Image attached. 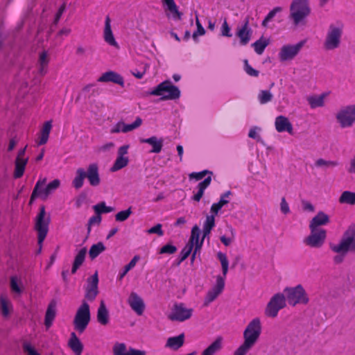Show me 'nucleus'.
I'll return each instance as SVG.
<instances>
[{
    "label": "nucleus",
    "mask_w": 355,
    "mask_h": 355,
    "mask_svg": "<svg viewBox=\"0 0 355 355\" xmlns=\"http://www.w3.org/2000/svg\"><path fill=\"white\" fill-rule=\"evenodd\" d=\"M225 287V280L221 276L216 277V282L214 287L209 290L204 300V306H208L211 302L214 301L216 297L223 292Z\"/></svg>",
    "instance_id": "nucleus-15"
},
{
    "label": "nucleus",
    "mask_w": 355,
    "mask_h": 355,
    "mask_svg": "<svg viewBox=\"0 0 355 355\" xmlns=\"http://www.w3.org/2000/svg\"><path fill=\"white\" fill-rule=\"evenodd\" d=\"M149 94L161 96L160 100L162 101L175 100L180 98V91L170 80H165L149 92Z\"/></svg>",
    "instance_id": "nucleus-5"
},
{
    "label": "nucleus",
    "mask_w": 355,
    "mask_h": 355,
    "mask_svg": "<svg viewBox=\"0 0 355 355\" xmlns=\"http://www.w3.org/2000/svg\"><path fill=\"white\" fill-rule=\"evenodd\" d=\"M85 178H87L89 184L92 187H97L100 184L101 178L98 164H89L86 171L83 168H78L76 171L75 178L72 180V186L76 189H80L84 184Z\"/></svg>",
    "instance_id": "nucleus-2"
},
{
    "label": "nucleus",
    "mask_w": 355,
    "mask_h": 355,
    "mask_svg": "<svg viewBox=\"0 0 355 355\" xmlns=\"http://www.w3.org/2000/svg\"><path fill=\"white\" fill-rule=\"evenodd\" d=\"M193 248L192 244H191V245L186 244L185 245V246L182 248V250H181V252L180 253L178 263H177L178 265H180L182 261H184L189 256V254L192 252Z\"/></svg>",
    "instance_id": "nucleus-47"
},
{
    "label": "nucleus",
    "mask_w": 355,
    "mask_h": 355,
    "mask_svg": "<svg viewBox=\"0 0 355 355\" xmlns=\"http://www.w3.org/2000/svg\"><path fill=\"white\" fill-rule=\"evenodd\" d=\"M311 234L305 239L304 243L311 248H320L324 243L327 232L324 229H310Z\"/></svg>",
    "instance_id": "nucleus-14"
},
{
    "label": "nucleus",
    "mask_w": 355,
    "mask_h": 355,
    "mask_svg": "<svg viewBox=\"0 0 355 355\" xmlns=\"http://www.w3.org/2000/svg\"><path fill=\"white\" fill-rule=\"evenodd\" d=\"M132 213V207H129L125 210H123L118 212L115 215V220L118 222L125 221L130 217Z\"/></svg>",
    "instance_id": "nucleus-52"
},
{
    "label": "nucleus",
    "mask_w": 355,
    "mask_h": 355,
    "mask_svg": "<svg viewBox=\"0 0 355 355\" xmlns=\"http://www.w3.org/2000/svg\"><path fill=\"white\" fill-rule=\"evenodd\" d=\"M51 128L52 125L51 121H48L44 123L41 131V136L38 145H44L47 142Z\"/></svg>",
    "instance_id": "nucleus-39"
},
{
    "label": "nucleus",
    "mask_w": 355,
    "mask_h": 355,
    "mask_svg": "<svg viewBox=\"0 0 355 355\" xmlns=\"http://www.w3.org/2000/svg\"><path fill=\"white\" fill-rule=\"evenodd\" d=\"M215 227V215H207L202 227V240L209 237L211 230Z\"/></svg>",
    "instance_id": "nucleus-31"
},
{
    "label": "nucleus",
    "mask_w": 355,
    "mask_h": 355,
    "mask_svg": "<svg viewBox=\"0 0 355 355\" xmlns=\"http://www.w3.org/2000/svg\"><path fill=\"white\" fill-rule=\"evenodd\" d=\"M109 311L104 301H101L97 310V321L101 325H107L109 323Z\"/></svg>",
    "instance_id": "nucleus-27"
},
{
    "label": "nucleus",
    "mask_w": 355,
    "mask_h": 355,
    "mask_svg": "<svg viewBox=\"0 0 355 355\" xmlns=\"http://www.w3.org/2000/svg\"><path fill=\"white\" fill-rule=\"evenodd\" d=\"M230 28L227 22V20L225 19L222 26H221V35L225 37H231L232 34L230 31Z\"/></svg>",
    "instance_id": "nucleus-61"
},
{
    "label": "nucleus",
    "mask_w": 355,
    "mask_h": 355,
    "mask_svg": "<svg viewBox=\"0 0 355 355\" xmlns=\"http://www.w3.org/2000/svg\"><path fill=\"white\" fill-rule=\"evenodd\" d=\"M232 194L231 191H227L226 192L221 194L220 200L214 203L211 207V213L214 214L215 216L218 214L219 210L226 204L229 202V200L227 198Z\"/></svg>",
    "instance_id": "nucleus-30"
},
{
    "label": "nucleus",
    "mask_w": 355,
    "mask_h": 355,
    "mask_svg": "<svg viewBox=\"0 0 355 355\" xmlns=\"http://www.w3.org/2000/svg\"><path fill=\"white\" fill-rule=\"evenodd\" d=\"M10 288L15 293L20 294L22 291L21 287L18 285L16 277H12L10 279Z\"/></svg>",
    "instance_id": "nucleus-63"
},
{
    "label": "nucleus",
    "mask_w": 355,
    "mask_h": 355,
    "mask_svg": "<svg viewBox=\"0 0 355 355\" xmlns=\"http://www.w3.org/2000/svg\"><path fill=\"white\" fill-rule=\"evenodd\" d=\"M114 355H146V352L130 347L127 349L125 343H116L113 347Z\"/></svg>",
    "instance_id": "nucleus-21"
},
{
    "label": "nucleus",
    "mask_w": 355,
    "mask_h": 355,
    "mask_svg": "<svg viewBox=\"0 0 355 355\" xmlns=\"http://www.w3.org/2000/svg\"><path fill=\"white\" fill-rule=\"evenodd\" d=\"M98 277L97 271L89 277L87 280V286L85 290H98Z\"/></svg>",
    "instance_id": "nucleus-46"
},
{
    "label": "nucleus",
    "mask_w": 355,
    "mask_h": 355,
    "mask_svg": "<svg viewBox=\"0 0 355 355\" xmlns=\"http://www.w3.org/2000/svg\"><path fill=\"white\" fill-rule=\"evenodd\" d=\"M49 62V60L47 56V53L46 51H42L40 54L38 61L40 64L39 72L41 75L43 76L46 73V67L48 66Z\"/></svg>",
    "instance_id": "nucleus-43"
},
{
    "label": "nucleus",
    "mask_w": 355,
    "mask_h": 355,
    "mask_svg": "<svg viewBox=\"0 0 355 355\" xmlns=\"http://www.w3.org/2000/svg\"><path fill=\"white\" fill-rule=\"evenodd\" d=\"M162 224L158 223L147 230L148 234H157L158 236H162L164 235V232L162 229Z\"/></svg>",
    "instance_id": "nucleus-60"
},
{
    "label": "nucleus",
    "mask_w": 355,
    "mask_h": 355,
    "mask_svg": "<svg viewBox=\"0 0 355 355\" xmlns=\"http://www.w3.org/2000/svg\"><path fill=\"white\" fill-rule=\"evenodd\" d=\"M286 301L289 305L295 306L297 304H307L309 302L308 295L301 284L294 287H286L284 290Z\"/></svg>",
    "instance_id": "nucleus-7"
},
{
    "label": "nucleus",
    "mask_w": 355,
    "mask_h": 355,
    "mask_svg": "<svg viewBox=\"0 0 355 355\" xmlns=\"http://www.w3.org/2000/svg\"><path fill=\"white\" fill-rule=\"evenodd\" d=\"M199 234H200V229L198 225H194L191 230V237L187 243V245H193V248L194 247V243L199 242Z\"/></svg>",
    "instance_id": "nucleus-51"
},
{
    "label": "nucleus",
    "mask_w": 355,
    "mask_h": 355,
    "mask_svg": "<svg viewBox=\"0 0 355 355\" xmlns=\"http://www.w3.org/2000/svg\"><path fill=\"white\" fill-rule=\"evenodd\" d=\"M282 11V8L280 6L275 7L272 10H271L268 15L266 16V17L263 19V20L261 22V26L263 27H267L268 24L270 21H271L274 17L276 16V15L278 12H281Z\"/></svg>",
    "instance_id": "nucleus-45"
},
{
    "label": "nucleus",
    "mask_w": 355,
    "mask_h": 355,
    "mask_svg": "<svg viewBox=\"0 0 355 355\" xmlns=\"http://www.w3.org/2000/svg\"><path fill=\"white\" fill-rule=\"evenodd\" d=\"M98 81L101 83L111 82L115 84H118L121 87L124 86V79L123 76L113 71H109L103 73L98 78Z\"/></svg>",
    "instance_id": "nucleus-22"
},
{
    "label": "nucleus",
    "mask_w": 355,
    "mask_h": 355,
    "mask_svg": "<svg viewBox=\"0 0 355 355\" xmlns=\"http://www.w3.org/2000/svg\"><path fill=\"white\" fill-rule=\"evenodd\" d=\"M104 40L110 46L118 47V44L114 37L112 28L111 20L109 16L105 17V28L103 31Z\"/></svg>",
    "instance_id": "nucleus-23"
},
{
    "label": "nucleus",
    "mask_w": 355,
    "mask_h": 355,
    "mask_svg": "<svg viewBox=\"0 0 355 355\" xmlns=\"http://www.w3.org/2000/svg\"><path fill=\"white\" fill-rule=\"evenodd\" d=\"M12 308L11 303L7 297L0 296V310L4 317H7L10 313V309Z\"/></svg>",
    "instance_id": "nucleus-42"
},
{
    "label": "nucleus",
    "mask_w": 355,
    "mask_h": 355,
    "mask_svg": "<svg viewBox=\"0 0 355 355\" xmlns=\"http://www.w3.org/2000/svg\"><path fill=\"white\" fill-rule=\"evenodd\" d=\"M335 117L341 128L352 127L355 123V104L341 107Z\"/></svg>",
    "instance_id": "nucleus-9"
},
{
    "label": "nucleus",
    "mask_w": 355,
    "mask_h": 355,
    "mask_svg": "<svg viewBox=\"0 0 355 355\" xmlns=\"http://www.w3.org/2000/svg\"><path fill=\"white\" fill-rule=\"evenodd\" d=\"M142 123V119L140 117H137L135 121L131 124H125L124 123V130L123 132L126 133L139 128Z\"/></svg>",
    "instance_id": "nucleus-53"
},
{
    "label": "nucleus",
    "mask_w": 355,
    "mask_h": 355,
    "mask_svg": "<svg viewBox=\"0 0 355 355\" xmlns=\"http://www.w3.org/2000/svg\"><path fill=\"white\" fill-rule=\"evenodd\" d=\"M330 248L334 252L347 253L349 251L355 252V225H349L344 232L339 243L331 245Z\"/></svg>",
    "instance_id": "nucleus-4"
},
{
    "label": "nucleus",
    "mask_w": 355,
    "mask_h": 355,
    "mask_svg": "<svg viewBox=\"0 0 355 355\" xmlns=\"http://www.w3.org/2000/svg\"><path fill=\"white\" fill-rule=\"evenodd\" d=\"M162 3L173 15V19L178 20L182 19V13L178 10V8L174 0H162Z\"/></svg>",
    "instance_id": "nucleus-35"
},
{
    "label": "nucleus",
    "mask_w": 355,
    "mask_h": 355,
    "mask_svg": "<svg viewBox=\"0 0 355 355\" xmlns=\"http://www.w3.org/2000/svg\"><path fill=\"white\" fill-rule=\"evenodd\" d=\"M184 343V334H181L178 336L170 337L167 339L166 347L173 350L180 348Z\"/></svg>",
    "instance_id": "nucleus-32"
},
{
    "label": "nucleus",
    "mask_w": 355,
    "mask_h": 355,
    "mask_svg": "<svg viewBox=\"0 0 355 355\" xmlns=\"http://www.w3.org/2000/svg\"><path fill=\"white\" fill-rule=\"evenodd\" d=\"M89 306L85 301L78 309L73 319L74 329L82 334L87 327L90 321Z\"/></svg>",
    "instance_id": "nucleus-8"
},
{
    "label": "nucleus",
    "mask_w": 355,
    "mask_h": 355,
    "mask_svg": "<svg viewBox=\"0 0 355 355\" xmlns=\"http://www.w3.org/2000/svg\"><path fill=\"white\" fill-rule=\"evenodd\" d=\"M223 338L218 336L216 340L209 345L201 354V355H214L222 348Z\"/></svg>",
    "instance_id": "nucleus-34"
},
{
    "label": "nucleus",
    "mask_w": 355,
    "mask_h": 355,
    "mask_svg": "<svg viewBox=\"0 0 355 355\" xmlns=\"http://www.w3.org/2000/svg\"><path fill=\"white\" fill-rule=\"evenodd\" d=\"M193 312V309L187 308L183 303L175 304L168 318L171 321L184 322L191 317Z\"/></svg>",
    "instance_id": "nucleus-13"
},
{
    "label": "nucleus",
    "mask_w": 355,
    "mask_h": 355,
    "mask_svg": "<svg viewBox=\"0 0 355 355\" xmlns=\"http://www.w3.org/2000/svg\"><path fill=\"white\" fill-rule=\"evenodd\" d=\"M196 26H197V30L193 32V33L192 35V37L196 42H198V37L199 35H205V30L204 27L202 26V24H200V22L198 19V17L197 16L196 17Z\"/></svg>",
    "instance_id": "nucleus-54"
},
{
    "label": "nucleus",
    "mask_w": 355,
    "mask_h": 355,
    "mask_svg": "<svg viewBox=\"0 0 355 355\" xmlns=\"http://www.w3.org/2000/svg\"><path fill=\"white\" fill-rule=\"evenodd\" d=\"M28 162V158L26 159H16L15 162L14 178L15 179L22 177L24 173L26 165Z\"/></svg>",
    "instance_id": "nucleus-37"
},
{
    "label": "nucleus",
    "mask_w": 355,
    "mask_h": 355,
    "mask_svg": "<svg viewBox=\"0 0 355 355\" xmlns=\"http://www.w3.org/2000/svg\"><path fill=\"white\" fill-rule=\"evenodd\" d=\"M211 182V177L208 175L203 181L198 183L197 185L198 191L193 195L192 199L194 201L199 202L202 198L205 190L210 185Z\"/></svg>",
    "instance_id": "nucleus-29"
},
{
    "label": "nucleus",
    "mask_w": 355,
    "mask_h": 355,
    "mask_svg": "<svg viewBox=\"0 0 355 355\" xmlns=\"http://www.w3.org/2000/svg\"><path fill=\"white\" fill-rule=\"evenodd\" d=\"M286 306V302L284 294L276 293L268 302L265 309V314L268 317L275 318L279 310L284 309Z\"/></svg>",
    "instance_id": "nucleus-11"
},
{
    "label": "nucleus",
    "mask_w": 355,
    "mask_h": 355,
    "mask_svg": "<svg viewBox=\"0 0 355 355\" xmlns=\"http://www.w3.org/2000/svg\"><path fill=\"white\" fill-rule=\"evenodd\" d=\"M56 315V303L52 301L49 303L44 318V324L46 329L51 327Z\"/></svg>",
    "instance_id": "nucleus-28"
},
{
    "label": "nucleus",
    "mask_w": 355,
    "mask_h": 355,
    "mask_svg": "<svg viewBox=\"0 0 355 355\" xmlns=\"http://www.w3.org/2000/svg\"><path fill=\"white\" fill-rule=\"evenodd\" d=\"M139 256L135 255L132 259V260L127 265L125 266L123 272L119 274L120 279H123V277L127 274V272L135 266L137 262L139 260Z\"/></svg>",
    "instance_id": "nucleus-50"
},
{
    "label": "nucleus",
    "mask_w": 355,
    "mask_h": 355,
    "mask_svg": "<svg viewBox=\"0 0 355 355\" xmlns=\"http://www.w3.org/2000/svg\"><path fill=\"white\" fill-rule=\"evenodd\" d=\"M244 70L247 74L250 76L257 77L259 75V71L252 68L249 64L248 60H244Z\"/></svg>",
    "instance_id": "nucleus-59"
},
{
    "label": "nucleus",
    "mask_w": 355,
    "mask_h": 355,
    "mask_svg": "<svg viewBox=\"0 0 355 355\" xmlns=\"http://www.w3.org/2000/svg\"><path fill=\"white\" fill-rule=\"evenodd\" d=\"M217 258L220 261L221 267H222V272H223V277L225 279L226 277L227 273L228 272L229 261L227 258L226 254L221 252H218Z\"/></svg>",
    "instance_id": "nucleus-44"
},
{
    "label": "nucleus",
    "mask_w": 355,
    "mask_h": 355,
    "mask_svg": "<svg viewBox=\"0 0 355 355\" xmlns=\"http://www.w3.org/2000/svg\"><path fill=\"white\" fill-rule=\"evenodd\" d=\"M269 44L270 40L261 36L258 40L252 44V46L258 55H261Z\"/></svg>",
    "instance_id": "nucleus-36"
},
{
    "label": "nucleus",
    "mask_w": 355,
    "mask_h": 355,
    "mask_svg": "<svg viewBox=\"0 0 355 355\" xmlns=\"http://www.w3.org/2000/svg\"><path fill=\"white\" fill-rule=\"evenodd\" d=\"M249 17H245L243 24L237 28L236 35L239 38L241 46L247 45L251 40L252 30L249 26Z\"/></svg>",
    "instance_id": "nucleus-16"
},
{
    "label": "nucleus",
    "mask_w": 355,
    "mask_h": 355,
    "mask_svg": "<svg viewBox=\"0 0 355 355\" xmlns=\"http://www.w3.org/2000/svg\"><path fill=\"white\" fill-rule=\"evenodd\" d=\"M96 214H101L103 213H110L114 211V207H107L105 202H101L93 207Z\"/></svg>",
    "instance_id": "nucleus-48"
},
{
    "label": "nucleus",
    "mask_w": 355,
    "mask_h": 355,
    "mask_svg": "<svg viewBox=\"0 0 355 355\" xmlns=\"http://www.w3.org/2000/svg\"><path fill=\"white\" fill-rule=\"evenodd\" d=\"M86 253H87V248H82L78 252V253L76 254V256L75 257L73 263L76 264H78L79 266H81L85 261Z\"/></svg>",
    "instance_id": "nucleus-57"
},
{
    "label": "nucleus",
    "mask_w": 355,
    "mask_h": 355,
    "mask_svg": "<svg viewBox=\"0 0 355 355\" xmlns=\"http://www.w3.org/2000/svg\"><path fill=\"white\" fill-rule=\"evenodd\" d=\"M46 180V178H44L37 182L31 196V202L38 197H41L43 200H45L49 195L52 193L51 191L48 189L47 186L44 189L42 188L45 184Z\"/></svg>",
    "instance_id": "nucleus-18"
},
{
    "label": "nucleus",
    "mask_w": 355,
    "mask_h": 355,
    "mask_svg": "<svg viewBox=\"0 0 355 355\" xmlns=\"http://www.w3.org/2000/svg\"><path fill=\"white\" fill-rule=\"evenodd\" d=\"M98 294V290H85V297L90 302L94 301Z\"/></svg>",
    "instance_id": "nucleus-64"
},
{
    "label": "nucleus",
    "mask_w": 355,
    "mask_h": 355,
    "mask_svg": "<svg viewBox=\"0 0 355 355\" xmlns=\"http://www.w3.org/2000/svg\"><path fill=\"white\" fill-rule=\"evenodd\" d=\"M339 202L353 205L355 204V193L349 191H345L339 198Z\"/></svg>",
    "instance_id": "nucleus-41"
},
{
    "label": "nucleus",
    "mask_w": 355,
    "mask_h": 355,
    "mask_svg": "<svg viewBox=\"0 0 355 355\" xmlns=\"http://www.w3.org/2000/svg\"><path fill=\"white\" fill-rule=\"evenodd\" d=\"M223 338L218 336L216 340L209 345L201 354V355H214L222 348Z\"/></svg>",
    "instance_id": "nucleus-33"
},
{
    "label": "nucleus",
    "mask_w": 355,
    "mask_h": 355,
    "mask_svg": "<svg viewBox=\"0 0 355 355\" xmlns=\"http://www.w3.org/2000/svg\"><path fill=\"white\" fill-rule=\"evenodd\" d=\"M275 129L278 132H287L289 135H293V128L288 119L283 115L276 117L275 121Z\"/></svg>",
    "instance_id": "nucleus-20"
},
{
    "label": "nucleus",
    "mask_w": 355,
    "mask_h": 355,
    "mask_svg": "<svg viewBox=\"0 0 355 355\" xmlns=\"http://www.w3.org/2000/svg\"><path fill=\"white\" fill-rule=\"evenodd\" d=\"M329 223V216L323 211H319L310 221L309 229H319V226L325 225Z\"/></svg>",
    "instance_id": "nucleus-25"
},
{
    "label": "nucleus",
    "mask_w": 355,
    "mask_h": 355,
    "mask_svg": "<svg viewBox=\"0 0 355 355\" xmlns=\"http://www.w3.org/2000/svg\"><path fill=\"white\" fill-rule=\"evenodd\" d=\"M315 165L318 167H335L338 165V162L337 161H327L320 158L316 160Z\"/></svg>",
    "instance_id": "nucleus-55"
},
{
    "label": "nucleus",
    "mask_w": 355,
    "mask_h": 355,
    "mask_svg": "<svg viewBox=\"0 0 355 355\" xmlns=\"http://www.w3.org/2000/svg\"><path fill=\"white\" fill-rule=\"evenodd\" d=\"M129 147V145H123L119 147L118 149L117 157L111 168L112 171H117L125 167L128 164L129 159L128 157H125V155L128 154Z\"/></svg>",
    "instance_id": "nucleus-17"
},
{
    "label": "nucleus",
    "mask_w": 355,
    "mask_h": 355,
    "mask_svg": "<svg viewBox=\"0 0 355 355\" xmlns=\"http://www.w3.org/2000/svg\"><path fill=\"white\" fill-rule=\"evenodd\" d=\"M176 251H177L176 246H175L171 243H167L160 248L159 253V254H173Z\"/></svg>",
    "instance_id": "nucleus-58"
},
{
    "label": "nucleus",
    "mask_w": 355,
    "mask_h": 355,
    "mask_svg": "<svg viewBox=\"0 0 355 355\" xmlns=\"http://www.w3.org/2000/svg\"><path fill=\"white\" fill-rule=\"evenodd\" d=\"M101 222V214H96L95 216H92L87 223V232L88 233L91 231V226L94 225V223L99 224Z\"/></svg>",
    "instance_id": "nucleus-62"
},
{
    "label": "nucleus",
    "mask_w": 355,
    "mask_h": 355,
    "mask_svg": "<svg viewBox=\"0 0 355 355\" xmlns=\"http://www.w3.org/2000/svg\"><path fill=\"white\" fill-rule=\"evenodd\" d=\"M69 347L76 355H81L84 346L75 332H71L68 341Z\"/></svg>",
    "instance_id": "nucleus-24"
},
{
    "label": "nucleus",
    "mask_w": 355,
    "mask_h": 355,
    "mask_svg": "<svg viewBox=\"0 0 355 355\" xmlns=\"http://www.w3.org/2000/svg\"><path fill=\"white\" fill-rule=\"evenodd\" d=\"M343 29L334 24H330L324 42V48L327 51L334 50L340 46Z\"/></svg>",
    "instance_id": "nucleus-10"
},
{
    "label": "nucleus",
    "mask_w": 355,
    "mask_h": 355,
    "mask_svg": "<svg viewBox=\"0 0 355 355\" xmlns=\"http://www.w3.org/2000/svg\"><path fill=\"white\" fill-rule=\"evenodd\" d=\"M261 334V323L259 318L252 319L243 331V343L234 352V355H245L256 344Z\"/></svg>",
    "instance_id": "nucleus-1"
},
{
    "label": "nucleus",
    "mask_w": 355,
    "mask_h": 355,
    "mask_svg": "<svg viewBox=\"0 0 355 355\" xmlns=\"http://www.w3.org/2000/svg\"><path fill=\"white\" fill-rule=\"evenodd\" d=\"M311 13L308 0H293L290 5L288 18L295 27L304 25L306 19Z\"/></svg>",
    "instance_id": "nucleus-3"
},
{
    "label": "nucleus",
    "mask_w": 355,
    "mask_h": 355,
    "mask_svg": "<svg viewBox=\"0 0 355 355\" xmlns=\"http://www.w3.org/2000/svg\"><path fill=\"white\" fill-rule=\"evenodd\" d=\"M272 94L268 90H261L258 94V100L261 104H266L272 101Z\"/></svg>",
    "instance_id": "nucleus-49"
},
{
    "label": "nucleus",
    "mask_w": 355,
    "mask_h": 355,
    "mask_svg": "<svg viewBox=\"0 0 355 355\" xmlns=\"http://www.w3.org/2000/svg\"><path fill=\"white\" fill-rule=\"evenodd\" d=\"M105 250V247L102 242H98L91 246L89 250V255L92 260L96 258L101 253Z\"/></svg>",
    "instance_id": "nucleus-40"
},
{
    "label": "nucleus",
    "mask_w": 355,
    "mask_h": 355,
    "mask_svg": "<svg viewBox=\"0 0 355 355\" xmlns=\"http://www.w3.org/2000/svg\"><path fill=\"white\" fill-rule=\"evenodd\" d=\"M326 94L323 93L320 96H311L307 98L308 103L312 109L323 107Z\"/></svg>",
    "instance_id": "nucleus-38"
},
{
    "label": "nucleus",
    "mask_w": 355,
    "mask_h": 355,
    "mask_svg": "<svg viewBox=\"0 0 355 355\" xmlns=\"http://www.w3.org/2000/svg\"><path fill=\"white\" fill-rule=\"evenodd\" d=\"M128 304L131 309L138 315H141L145 309L144 300L139 295L132 292L128 300Z\"/></svg>",
    "instance_id": "nucleus-19"
},
{
    "label": "nucleus",
    "mask_w": 355,
    "mask_h": 355,
    "mask_svg": "<svg viewBox=\"0 0 355 355\" xmlns=\"http://www.w3.org/2000/svg\"><path fill=\"white\" fill-rule=\"evenodd\" d=\"M140 142L151 145L153 148L150 153H159L162 149L164 139L162 138L158 139L155 136H152L147 139H140Z\"/></svg>",
    "instance_id": "nucleus-26"
},
{
    "label": "nucleus",
    "mask_w": 355,
    "mask_h": 355,
    "mask_svg": "<svg viewBox=\"0 0 355 355\" xmlns=\"http://www.w3.org/2000/svg\"><path fill=\"white\" fill-rule=\"evenodd\" d=\"M50 223L49 216L46 217L45 207L41 206L40 211L35 218V230L37 232V243L39 249L37 253H40L44 240L45 239Z\"/></svg>",
    "instance_id": "nucleus-6"
},
{
    "label": "nucleus",
    "mask_w": 355,
    "mask_h": 355,
    "mask_svg": "<svg viewBox=\"0 0 355 355\" xmlns=\"http://www.w3.org/2000/svg\"><path fill=\"white\" fill-rule=\"evenodd\" d=\"M207 174L211 177L213 173L212 171L209 170H203L200 172H193L191 174H189V178H194L196 180H200Z\"/></svg>",
    "instance_id": "nucleus-56"
},
{
    "label": "nucleus",
    "mask_w": 355,
    "mask_h": 355,
    "mask_svg": "<svg viewBox=\"0 0 355 355\" xmlns=\"http://www.w3.org/2000/svg\"><path fill=\"white\" fill-rule=\"evenodd\" d=\"M305 42V40H302L295 44L284 45L278 54L280 61L285 62L293 60L299 53Z\"/></svg>",
    "instance_id": "nucleus-12"
}]
</instances>
